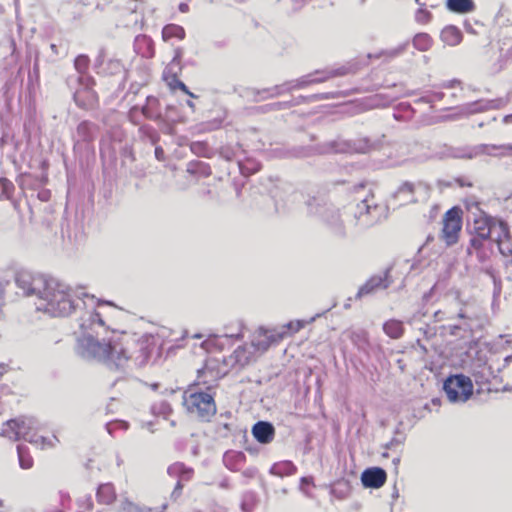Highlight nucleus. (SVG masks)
<instances>
[{"label": "nucleus", "mask_w": 512, "mask_h": 512, "mask_svg": "<svg viewBox=\"0 0 512 512\" xmlns=\"http://www.w3.org/2000/svg\"><path fill=\"white\" fill-rule=\"evenodd\" d=\"M432 45V39L427 33H418L413 38V46L419 51H427Z\"/></svg>", "instance_id": "34"}, {"label": "nucleus", "mask_w": 512, "mask_h": 512, "mask_svg": "<svg viewBox=\"0 0 512 512\" xmlns=\"http://www.w3.org/2000/svg\"><path fill=\"white\" fill-rule=\"evenodd\" d=\"M273 109H287L293 107L292 101H286V102H277L271 105Z\"/></svg>", "instance_id": "56"}, {"label": "nucleus", "mask_w": 512, "mask_h": 512, "mask_svg": "<svg viewBox=\"0 0 512 512\" xmlns=\"http://www.w3.org/2000/svg\"><path fill=\"white\" fill-rule=\"evenodd\" d=\"M401 444H402V440L401 439L393 438V439H391L390 442H388L386 444V448L387 449H393V448H395L397 446H400Z\"/></svg>", "instance_id": "62"}, {"label": "nucleus", "mask_w": 512, "mask_h": 512, "mask_svg": "<svg viewBox=\"0 0 512 512\" xmlns=\"http://www.w3.org/2000/svg\"><path fill=\"white\" fill-rule=\"evenodd\" d=\"M391 268L385 269L382 273L371 276L358 290L356 299L373 295L379 290L387 289L393 280L390 276Z\"/></svg>", "instance_id": "10"}, {"label": "nucleus", "mask_w": 512, "mask_h": 512, "mask_svg": "<svg viewBox=\"0 0 512 512\" xmlns=\"http://www.w3.org/2000/svg\"><path fill=\"white\" fill-rule=\"evenodd\" d=\"M32 419L19 416L3 423L1 435L17 442L32 443Z\"/></svg>", "instance_id": "7"}, {"label": "nucleus", "mask_w": 512, "mask_h": 512, "mask_svg": "<svg viewBox=\"0 0 512 512\" xmlns=\"http://www.w3.org/2000/svg\"><path fill=\"white\" fill-rule=\"evenodd\" d=\"M350 492V485L348 481L342 480L334 484L331 493L338 499H344Z\"/></svg>", "instance_id": "35"}, {"label": "nucleus", "mask_w": 512, "mask_h": 512, "mask_svg": "<svg viewBox=\"0 0 512 512\" xmlns=\"http://www.w3.org/2000/svg\"><path fill=\"white\" fill-rule=\"evenodd\" d=\"M155 157L158 161H164L165 160V152L162 147L157 146L155 148Z\"/></svg>", "instance_id": "61"}, {"label": "nucleus", "mask_w": 512, "mask_h": 512, "mask_svg": "<svg viewBox=\"0 0 512 512\" xmlns=\"http://www.w3.org/2000/svg\"><path fill=\"white\" fill-rule=\"evenodd\" d=\"M304 326H305V322L302 320L291 321L283 327L282 332H286V334L288 333V331H291L292 333H296L300 329H302Z\"/></svg>", "instance_id": "45"}, {"label": "nucleus", "mask_w": 512, "mask_h": 512, "mask_svg": "<svg viewBox=\"0 0 512 512\" xmlns=\"http://www.w3.org/2000/svg\"><path fill=\"white\" fill-rule=\"evenodd\" d=\"M419 331L423 334L426 339H430L436 335V330L434 327H431L428 324H425L423 327L419 328Z\"/></svg>", "instance_id": "50"}, {"label": "nucleus", "mask_w": 512, "mask_h": 512, "mask_svg": "<svg viewBox=\"0 0 512 512\" xmlns=\"http://www.w3.org/2000/svg\"><path fill=\"white\" fill-rule=\"evenodd\" d=\"M96 130L95 124L90 121L84 120L79 123L76 129V134L81 141H91L94 137Z\"/></svg>", "instance_id": "32"}, {"label": "nucleus", "mask_w": 512, "mask_h": 512, "mask_svg": "<svg viewBox=\"0 0 512 512\" xmlns=\"http://www.w3.org/2000/svg\"><path fill=\"white\" fill-rule=\"evenodd\" d=\"M446 7L449 11L458 14H467L475 10L473 0H446Z\"/></svg>", "instance_id": "25"}, {"label": "nucleus", "mask_w": 512, "mask_h": 512, "mask_svg": "<svg viewBox=\"0 0 512 512\" xmlns=\"http://www.w3.org/2000/svg\"><path fill=\"white\" fill-rule=\"evenodd\" d=\"M286 85H287V81L282 84L275 85L273 87L264 88L262 90H253L252 93H253L256 101H262V100L281 96L282 94H284L286 92H290V89H288V87Z\"/></svg>", "instance_id": "23"}, {"label": "nucleus", "mask_w": 512, "mask_h": 512, "mask_svg": "<svg viewBox=\"0 0 512 512\" xmlns=\"http://www.w3.org/2000/svg\"><path fill=\"white\" fill-rule=\"evenodd\" d=\"M415 19L418 23H427L431 19V13L426 9L420 8L416 11Z\"/></svg>", "instance_id": "46"}, {"label": "nucleus", "mask_w": 512, "mask_h": 512, "mask_svg": "<svg viewBox=\"0 0 512 512\" xmlns=\"http://www.w3.org/2000/svg\"><path fill=\"white\" fill-rule=\"evenodd\" d=\"M496 228H499V233L494 240L498 245L499 252L506 259L507 263L512 264V237L509 232V226L506 222L500 221Z\"/></svg>", "instance_id": "12"}, {"label": "nucleus", "mask_w": 512, "mask_h": 512, "mask_svg": "<svg viewBox=\"0 0 512 512\" xmlns=\"http://www.w3.org/2000/svg\"><path fill=\"white\" fill-rule=\"evenodd\" d=\"M334 97H335V93H320V94H313L310 96H299L298 98L295 99V101H292V102H293V106H295V105H298V104L304 103V102H313V101H318V100L330 99V98H334Z\"/></svg>", "instance_id": "37"}, {"label": "nucleus", "mask_w": 512, "mask_h": 512, "mask_svg": "<svg viewBox=\"0 0 512 512\" xmlns=\"http://www.w3.org/2000/svg\"><path fill=\"white\" fill-rule=\"evenodd\" d=\"M58 442L59 440L54 435L51 438L43 436H39L37 438L34 437V447H39L41 449L53 448Z\"/></svg>", "instance_id": "41"}, {"label": "nucleus", "mask_w": 512, "mask_h": 512, "mask_svg": "<svg viewBox=\"0 0 512 512\" xmlns=\"http://www.w3.org/2000/svg\"><path fill=\"white\" fill-rule=\"evenodd\" d=\"M443 97H444L443 92H432L431 94L422 97L420 99V101H423L425 103H434V102L442 100Z\"/></svg>", "instance_id": "48"}, {"label": "nucleus", "mask_w": 512, "mask_h": 512, "mask_svg": "<svg viewBox=\"0 0 512 512\" xmlns=\"http://www.w3.org/2000/svg\"><path fill=\"white\" fill-rule=\"evenodd\" d=\"M485 239H481L476 235V237H472L470 240V246L474 249H480L482 247L483 241Z\"/></svg>", "instance_id": "57"}, {"label": "nucleus", "mask_w": 512, "mask_h": 512, "mask_svg": "<svg viewBox=\"0 0 512 512\" xmlns=\"http://www.w3.org/2000/svg\"><path fill=\"white\" fill-rule=\"evenodd\" d=\"M151 410L154 415L163 416L164 418L168 417L172 412L170 404L164 400L155 402Z\"/></svg>", "instance_id": "36"}, {"label": "nucleus", "mask_w": 512, "mask_h": 512, "mask_svg": "<svg viewBox=\"0 0 512 512\" xmlns=\"http://www.w3.org/2000/svg\"><path fill=\"white\" fill-rule=\"evenodd\" d=\"M257 474L258 469L254 466L247 467L242 471V476L247 479H253L257 476Z\"/></svg>", "instance_id": "51"}, {"label": "nucleus", "mask_w": 512, "mask_h": 512, "mask_svg": "<svg viewBox=\"0 0 512 512\" xmlns=\"http://www.w3.org/2000/svg\"><path fill=\"white\" fill-rule=\"evenodd\" d=\"M291 157H305L307 156L306 150L304 148H295L290 152Z\"/></svg>", "instance_id": "59"}, {"label": "nucleus", "mask_w": 512, "mask_h": 512, "mask_svg": "<svg viewBox=\"0 0 512 512\" xmlns=\"http://www.w3.org/2000/svg\"><path fill=\"white\" fill-rule=\"evenodd\" d=\"M181 58H182V50H181L180 48H177V49L175 50V55H174V57H173V59H172V63H177V64H179V63H180V61H181Z\"/></svg>", "instance_id": "64"}, {"label": "nucleus", "mask_w": 512, "mask_h": 512, "mask_svg": "<svg viewBox=\"0 0 512 512\" xmlns=\"http://www.w3.org/2000/svg\"><path fill=\"white\" fill-rule=\"evenodd\" d=\"M149 138L153 144H156L159 140V134L152 128H149Z\"/></svg>", "instance_id": "63"}, {"label": "nucleus", "mask_w": 512, "mask_h": 512, "mask_svg": "<svg viewBox=\"0 0 512 512\" xmlns=\"http://www.w3.org/2000/svg\"><path fill=\"white\" fill-rule=\"evenodd\" d=\"M490 275L492 277L493 284H494L493 295H494V297H498L501 293V280L499 278H497L493 273H490Z\"/></svg>", "instance_id": "53"}, {"label": "nucleus", "mask_w": 512, "mask_h": 512, "mask_svg": "<svg viewBox=\"0 0 512 512\" xmlns=\"http://www.w3.org/2000/svg\"><path fill=\"white\" fill-rule=\"evenodd\" d=\"M386 479V471L380 467L367 468L361 475V482L366 488L378 489L384 485Z\"/></svg>", "instance_id": "15"}, {"label": "nucleus", "mask_w": 512, "mask_h": 512, "mask_svg": "<svg viewBox=\"0 0 512 512\" xmlns=\"http://www.w3.org/2000/svg\"><path fill=\"white\" fill-rule=\"evenodd\" d=\"M426 312L423 309L417 310L411 316L407 317L406 322L409 325H414L417 321H420L423 317H425Z\"/></svg>", "instance_id": "49"}, {"label": "nucleus", "mask_w": 512, "mask_h": 512, "mask_svg": "<svg viewBox=\"0 0 512 512\" xmlns=\"http://www.w3.org/2000/svg\"><path fill=\"white\" fill-rule=\"evenodd\" d=\"M221 123L222 122L220 120L215 119L211 122L202 124V127H203V130H205V131H212V130L220 128Z\"/></svg>", "instance_id": "52"}, {"label": "nucleus", "mask_w": 512, "mask_h": 512, "mask_svg": "<svg viewBox=\"0 0 512 512\" xmlns=\"http://www.w3.org/2000/svg\"><path fill=\"white\" fill-rule=\"evenodd\" d=\"M37 197L42 202H46L50 199L51 193L49 190L42 189L41 191L38 192Z\"/></svg>", "instance_id": "58"}, {"label": "nucleus", "mask_w": 512, "mask_h": 512, "mask_svg": "<svg viewBox=\"0 0 512 512\" xmlns=\"http://www.w3.org/2000/svg\"><path fill=\"white\" fill-rule=\"evenodd\" d=\"M34 307L53 317L80 313L77 354L105 365L110 371L129 376L150 358L151 350L145 341H126L115 331H108L95 308L94 296L83 289L73 288L49 275H34Z\"/></svg>", "instance_id": "1"}, {"label": "nucleus", "mask_w": 512, "mask_h": 512, "mask_svg": "<svg viewBox=\"0 0 512 512\" xmlns=\"http://www.w3.org/2000/svg\"><path fill=\"white\" fill-rule=\"evenodd\" d=\"M31 88H32V73H31V71H28L27 85H26V89H27L26 100L29 99V101L32 100Z\"/></svg>", "instance_id": "55"}, {"label": "nucleus", "mask_w": 512, "mask_h": 512, "mask_svg": "<svg viewBox=\"0 0 512 512\" xmlns=\"http://www.w3.org/2000/svg\"><path fill=\"white\" fill-rule=\"evenodd\" d=\"M167 473L172 477L178 478L174 491L172 492V496H175L180 494L182 490V483L188 482L192 479L194 470L185 466L183 463L176 462L168 467Z\"/></svg>", "instance_id": "14"}, {"label": "nucleus", "mask_w": 512, "mask_h": 512, "mask_svg": "<svg viewBox=\"0 0 512 512\" xmlns=\"http://www.w3.org/2000/svg\"><path fill=\"white\" fill-rule=\"evenodd\" d=\"M503 105L501 99L478 100L467 103L459 108L460 116H468L475 113L484 112L492 109H499Z\"/></svg>", "instance_id": "13"}, {"label": "nucleus", "mask_w": 512, "mask_h": 512, "mask_svg": "<svg viewBox=\"0 0 512 512\" xmlns=\"http://www.w3.org/2000/svg\"><path fill=\"white\" fill-rule=\"evenodd\" d=\"M159 100L154 96H148L146 98V104L142 107V114L150 120L158 121L161 118L159 112Z\"/></svg>", "instance_id": "27"}, {"label": "nucleus", "mask_w": 512, "mask_h": 512, "mask_svg": "<svg viewBox=\"0 0 512 512\" xmlns=\"http://www.w3.org/2000/svg\"><path fill=\"white\" fill-rule=\"evenodd\" d=\"M252 434L259 443L268 444L274 439L275 428L270 422L258 421L252 427Z\"/></svg>", "instance_id": "19"}, {"label": "nucleus", "mask_w": 512, "mask_h": 512, "mask_svg": "<svg viewBox=\"0 0 512 512\" xmlns=\"http://www.w3.org/2000/svg\"><path fill=\"white\" fill-rule=\"evenodd\" d=\"M190 149L193 153L199 156H206L208 152V145L203 141L192 142Z\"/></svg>", "instance_id": "44"}, {"label": "nucleus", "mask_w": 512, "mask_h": 512, "mask_svg": "<svg viewBox=\"0 0 512 512\" xmlns=\"http://www.w3.org/2000/svg\"><path fill=\"white\" fill-rule=\"evenodd\" d=\"M29 444L30 443L27 442H20L16 447L19 466L22 469H29L32 467V456Z\"/></svg>", "instance_id": "28"}, {"label": "nucleus", "mask_w": 512, "mask_h": 512, "mask_svg": "<svg viewBox=\"0 0 512 512\" xmlns=\"http://www.w3.org/2000/svg\"><path fill=\"white\" fill-rule=\"evenodd\" d=\"M421 145L417 142L412 143V149L410 151V154L412 155L413 159H417L420 161H424L433 157H437L440 159L444 158H457V159H473L479 155H489L493 157H502L509 152L512 151V145L511 144H504V145H489V144H479L476 146H465V147H450V146H444L443 150L439 153H436L434 155H419L416 150L420 148Z\"/></svg>", "instance_id": "4"}, {"label": "nucleus", "mask_w": 512, "mask_h": 512, "mask_svg": "<svg viewBox=\"0 0 512 512\" xmlns=\"http://www.w3.org/2000/svg\"><path fill=\"white\" fill-rule=\"evenodd\" d=\"M286 335V332H265L264 334H259L257 337H255L252 342H250V345H254L255 353L257 356L264 353L272 343H276L279 340H281Z\"/></svg>", "instance_id": "18"}, {"label": "nucleus", "mask_w": 512, "mask_h": 512, "mask_svg": "<svg viewBox=\"0 0 512 512\" xmlns=\"http://www.w3.org/2000/svg\"><path fill=\"white\" fill-rule=\"evenodd\" d=\"M96 497L99 503L104 505L112 504L116 499V492L113 484L104 483L99 485L96 493Z\"/></svg>", "instance_id": "26"}, {"label": "nucleus", "mask_w": 512, "mask_h": 512, "mask_svg": "<svg viewBox=\"0 0 512 512\" xmlns=\"http://www.w3.org/2000/svg\"><path fill=\"white\" fill-rule=\"evenodd\" d=\"M18 185L21 190L26 193L29 190H32V176L29 173H22L19 175L17 179Z\"/></svg>", "instance_id": "43"}, {"label": "nucleus", "mask_w": 512, "mask_h": 512, "mask_svg": "<svg viewBox=\"0 0 512 512\" xmlns=\"http://www.w3.org/2000/svg\"><path fill=\"white\" fill-rule=\"evenodd\" d=\"M224 374L218 370L216 360L206 361L204 367L198 370L197 382L183 393V404L189 413L205 421L216 414L213 390Z\"/></svg>", "instance_id": "3"}, {"label": "nucleus", "mask_w": 512, "mask_h": 512, "mask_svg": "<svg viewBox=\"0 0 512 512\" xmlns=\"http://www.w3.org/2000/svg\"><path fill=\"white\" fill-rule=\"evenodd\" d=\"M501 220H493L489 217L476 219L474 222V231L481 239H488L490 237L496 238L499 233V228H496Z\"/></svg>", "instance_id": "17"}, {"label": "nucleus", "mask_w": 512, "mask_h": 512, "mask_svg": "<svg viewBox=\"0 0 512 512\" xmlns=\"http://www.w3.org/2000/svg\"><path fill=\"white\" fill-rule=\"evenodd\" d=\"M257 357L254 345L245 343L234 350L233 354L229 357V363L244 367L255 361Z\"/></svg>", "instance_id": "16"}, {"label": "nucleus", "mask_w": 512, "mask_h": 512, "mask_svg": "<svg viewBox=\"0 0 512 512\" xmlns=\"http://www.w3.org/2000/svg\"><path fill=\"white\" fill-rule=\"evenodd\" d=\"M416 189V184L405 181L403 182L398 189L392 194V199L397 202L399 206L414 203L416 199L414 197V192Z\"/></svg>", "instance_id": "20"}, {"label": "nucleus", "mask_w": 512, "mask_h": 512, "mask_svg": "<svg viewBox=\"0 0 512 512\" xmlns=\"http://www.w3.org/2000/svg\"><path fill=\"white\" fill-rule=\"evenodd\" d=\"M168 84L172 90L180 89L184 93H189V88L186 86V84L184 82H182L181 80H179L176 76H174L169 81Z\"/></svg>", "instance_id": "47"}, {"label": "nucleus", "mask_w": 512, "mask_h": 512, "mask_svg": "<svg viewBox=\"0 0 512 512\" xmlns=\"http://www.w3.org/2000/svg\"><path fill=\"white\" fill-rule=\"evenodd\" d=\"M441 40L450 46L459 44L462 40L461 31L455 26H447L441 31Z\"/></svg>", "instance_id": "30"}, {"label": "nucleus", "mask_w": 512, "mask_h": 512, "mask_svg": "<svg viewBox=\"0 0 512 512\" xmlns=\"http://www.w3.org/2000/svg\"><path fill=\"white\" fill-rule=\"evenodd\" d=\"M15 283L23 296L32 295V273L28 269L15 268Z\"/></svg>", "instance_id": "22"}, {"label": "nucleus", "mask_w": 512, "mask_h": 512, "mask_svg": "<svg viewBox=\"0 0 512 512\" xmlns=\"http://www.w3.org/2000/svg\"><path fill=\"white\" fill-rule=\"evenodd\" d=\"M14 191V184L6 177H0V200L10 199Z\"/></svg>", "instance_id": "38"}, {"label": "nucleus", "mask_w": 512, "mask_h": 512, "mask_svg": "<svg viewBox=\"0 0 512 512\" xmlns=\"http://www.w3.org/2000/svg\"><path fill=\"white\" fill-rule=\"evenodd\" d=\"M383 331L391 339H399L404 333L403 322L390 319L383 324Z\"/></svg>", "instance_id": "29"}, {"label": "nucleus", "mask_w": 512, "mask_h": 512, "mask_svg": "<svg viewBox=\"0 0 512 512\" xmlns=\"http://www.w3.org/2000/svg\"><path fill=\"white\" fill-rule=\"evenodd\" d=\"M305 205L309 215L318 218L333 236L340 239L347 235L343 215L352 214V219L347 222L359 229H366L378 223L383 214V208L375 203L373 196L355 205L350 204L343 213L324 194L309 195Z\"/></svg>", "instance_id": "2"}, {"label": "nucleus", "mask_w": 512, "mask_h": 512, "mask_svg": "<svg viewBox=\"0 0 512 512\" xmlns=\"http://www.w3.org/2000/svg\"><path fill=\"white\" fill-rule=\"evenodd\" d=\"M408 42L402 43L395 48L383 50L379 55H375L376 58L381 56L386 57L387 59H393L399 55H401L407 48Z\"/></svg>", "instance_id": "39"}, {"label": "nucleus", "mask_w": 512, "mask_h": 512, "mask_svg": "<svg viewBox=\"0 0 512 512\" xmlns=\"http://www.w3.org/2000/svg\"><path fill=\"white\" fill-rule=\"evenodd\" d=\"M462 228L461 210L453 207L449 209L443 218L441 237L448 246L458 241L459 232Z\"/></svg>", "instance_id": "8"}, {"label": "nucleus", "mask_w": 512, "mask_h": 512, "mask_svg": "<svg viewBox=\"0 0 512 512\" xmlns=\"http://www.w3.org/2000/svg\"><path fill=\"white\" fill-rule=\"evenodd\" d=\"M297 468L291 461H281L274 463L270 468V473L275 476L284 477L293 475Z\"/></svg>", "instance_id": "31"}, {"label": "nucleus", "mask_w": 512, "mask_h": 512, "mask_svg": "<svg viewBox=\"0 0 512 512\" xmlns=\"http://www.w3.org/2000/svg\"><path fill=\"white\" fill-rule=\"evenodd\" d=\"M162 37L164 40H169L171 38H177L179 40H182L185 38V30L180 25L168 24L164 26L162 30Z\"/></svg>", "instance_id": "33"}, {"label": "nucleus", "mask_w": 512, "mask_h": 512, "mask_svg": "<svg viewBox=\"0 0 512 512\" xmlns=\"http://www.w3.org/2000/svg\"><path fill=\"white\" fill-rule=\"evenodd\" d=\"M345 74V70L343 68L331 71H315L314 73H310L304 75L298 79L287 81V87L290 89V92L297 89H303L312 84L322 83L332 77L341 76Z\"/></svg>", "instance_id": "9"}, {"label": "nucleus", "mask_w": 512, "mask_h": 512, "mask_svg": "<svg viewBox=\"0 0 512 512\" xmlns=\"http://www.w3.org/2000/svg\"><path fill=\"white\" fill-rule=\"evenodd\" d=\"M372 144L368 139L359 140L358 143H354L353 147L349 142H343L339 144L333 145V150L335 152H357V153H367L370 151Z\"/></svg>", "instance_id": "24"}, {"label": "nucleus", "mask_w": 512, "mask_h": 512, "mask_svg": "<svg viewBox=\"0 0 512 512\" xmlns=\"http://www.w3.org/2000/svg\"><path fill=\"white\" fill-rule=\"evenodd\" d=\"M443 390L450 402L465 403L473 394V383L468 376L454 374L444 381Z\"/></svg>", "instance_id": "6"}, {"label": "nucleus", "mask_w": 512, "mask_h": 512, "mask_svg": "<svg viewBox=\"0 0 512 512\" xmlns=\"http://www.w3.org/2000/svg\"><path fill=\"white\" fill-rule=\"evenodd\" d=\"M224 336L225 337H229V338H237V339L241 338L242 337V328H241V326L239 325L235 332L230 331V333H225Z\"/></svg>", "instance_id": "60"}, {"label": "nucleus", "mask_w": 512, "mask_h": 512, "mask_svg": "<svg viewBox=\"0 0 512 512\" xmlns=\"http://www.w3.org/2000/svg\"><path fill=\"white\" fill-rule=\"evenodd\" d=\"M137 507L130 501L125 500L121 504L120 512H135Z\"/></svg>", "instance_id": "54"}, {"label": "nucleus", "mask_w": 512, "mask_h": 512, "mask_svg": "<svg viewBox=\"0 0 512 512\" xmlns=\"http://www.w3.org/2000/svg\"><path fill=\"white\" fill-rule=\"evenodd\" d=\"M255 495L252 492H247L243 495L241 502V509L244 512H251L255 507Z\"/></svg>", "instance_id": "42"}, {"label": "nucleus", "mask_w": 512, "mask_h": 512, "mask_svg": "<svg viewBox=\"0 0 512 512\" xmlns=\"http://www.w3.org/2000/svg\"><path fill=\"white\" fill-rule=\"evenodd\" d=\"M241 151V148L238 144L235 146H223L220 149V155L222 158L226 159L227 161H231L233 159H236L238 157V153Z\"/></svg>", "instance_id": "40"}, {"label": "nucleus", "mask_w": 512, "mask_h": 512, "mask_svg": "<svg viewBox=\"0 0 512 512\" xmlns=\"http://www.w3.org/2000/svg\"><path fill=\"white\" fill-rule=\"evenodd\" d=\"M434 322H442L445 320H453L454 318H458L463 320L462 325H454L453 329H463L465 331L472 330V323L477 319V315L475 312L471 311V307L468 304H464L459 312L453 315H447L446 312L442 310H438L433 314Z\"/></svg>", "instance_id": "11"}, {"label": "nucleus", "mask_w": 512, "mask_h": 512, "mask_svg": "<svg viewBox=\"0 0 512 512\" xmlns=\"http://www.w3.org/2000/svg\"><path fill=\"white\" fill-rule=\"evenodd\" d=\"M246 462V455L242 451L229 450L223 455V464L230 471L237 472Z\"/></svg>", "instance_id": "21"}, {"label": "nucleus", "mask_w": 512, "mask_h": 512, "mask_svg": "<svg viewBox=\"0 0 512 512\" xmlns=\"http://www.w3.org/2000/svg\"><path fill=\"white\" fill-rule=\"evenodd\" d=\"M89 62L90 60L86 55H79L74 61L78 73L77 81L80 85V88L74 92V100L79 107L84 109H88L97 100L96 93L92 90L95 83L94 79L87 74Z\"/></svg>", "instance_id": "5"}]
</instances>
